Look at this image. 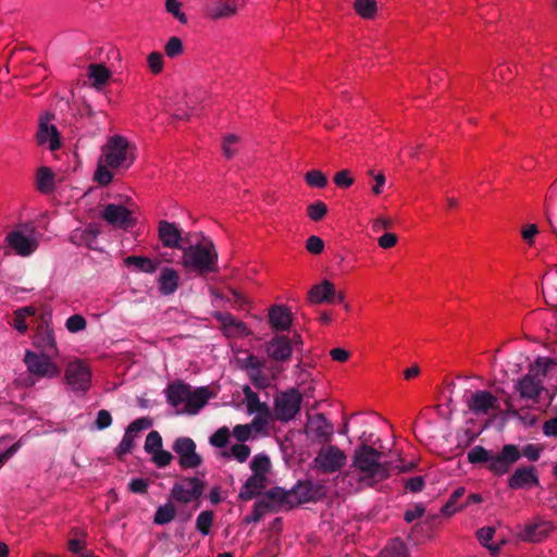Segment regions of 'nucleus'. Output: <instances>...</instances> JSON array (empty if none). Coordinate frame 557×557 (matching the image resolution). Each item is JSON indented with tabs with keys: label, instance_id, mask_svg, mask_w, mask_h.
Wrapping results in <instances>:
<instances>
[{
	"label": "nucleus",
	"instance_id": "79ce46f5",
	"mask_svg": "<svg viewBox=\"0 0 557 557\" xmlns=\"http://www.w3.org/2000/svg\"><path fill=\"white\" fill-rule=\"evenodd\" d=\"M466 494L465 487H457L450 495L448 502L442 506L441 513L444 516H451L454 512L457 511V508L455 507L457 502Z\"/></svg>",
	"mask_w": 557,
	"mask_h": 557
},
{
	"label": "nucleus",
	"instance_id": "a18cd8bd",
	"mask_svg": "<svg viewBox=\"0 0 557 557\" xmlns=\"http://www.w3.org/2000/svg\"><path fill=\"white\" fill-rule=\"evenodd\" d=\"M327 213V206L321 201L317 200L312 203H310L307 208V214L308 216L314 221H321Z\"/></svg>",
	"mask_w": 557,
	"mask_h": 557
},
{
	"label": "nucleus",
	"instance_id": "ea45409f",
	"mask_svg": "<svg viewBox=\"0 0 557 557\" xmlns=\"http://www.w3.org/2000/svg\"><path fill=\"white\" fill-rule=\"evenodd\" d=\"M354 9L363 18H373L377 7L375 0H355Z\"/></svg>",
	"mask_w": 557,
	"mask_h": 557
},
{
	"label": "nucleus",
	"instance_id": "4be33fe9",
	"mask_svg": "<svg viewBox=\"0 0 557 557\" xmlns=\"http://www.w3.org/2000/svg\"><path fill=\"white\" fill-rule=\"evenodd\" d=\"M267 476L251 474L243 484L238 494V498L244 502L251 500L263 494L262 491L267 487Z\"/></svg>",
	"mask_w": 557,
	"mask_h": 557
},
{
	"label": "nucleus",
	"instance_id": "393cba45",
	"mask_svg": "<svg viewBox=\"0 0 557 557\" xmlns=\"http://www.w3.org/2000/svg\"><path fill=\"white\" fill-rule=\"evenodd\" d=\"M37 143L45 145L49 143V149L55 151L60 148V134L54 125H50L48 121L40 120L37 132Z\"/></svg>",
	"mask_w": 557,
	"mask_h": 557
},
{
	"label": "nucleus",
	"instance_id": "5fc2aeb1",
	"mask_svg": "<svg viewBox=\"0 0 557 557\" xmlns=\"http://www.w3.org/2000/svg\"><path fill=\"white\" fill-rule=\"evenodd\" d=\"M152 461L158 468H165L173 460V455L164 449H160L152 455Z\"/></svg>",
	"mask_w": 557,
	"mask_h": 557
},
{
	"label": "nucleus",
	"instance_id": "6e6552de",
	"mask_svg": "<svg viewBox=\"0 0 557 557\" xmlns=\"http://www.w3.org/2000/svg\"><path fill=\"white\" fill-rule=\"evenodd\" d=\"M301 394L296 388L282 393L275 398V417L278 421L293 420L301 407Z\"/></svg>",
	"mask_w": 557,
	"mask_h": 557
},
{
	"label": "nucleus",
	"instance_id": "bb28decb",
	"mask_svg": "<svg viewBox=\"0 0 557 557\" xmlns=\"http://www.w3.org/2000/svg\"><path fill=\"white\" fill-rule=\"evenodd\" d=\"M99 234V227L90 224L85 230H75L70 236V242L76 246H86L89 249H95Z\"/></svg>",
	"mask_w": 557,
	"mask_h": 557
},
{
	"label": "nucleus",
	"instance_id": "c756f323",
	"mask_svg": "<svg viewBox=\"0 0 557 557\" xmlns=\"http://www.w3.org/2000/svg\"><path fill=\"white\" fill-rule=\"evenodd\" d=\"M180 276L177 271L164 268L159 277V290L162 295H172L178 287Z\"/></svg>",
	"mask_w": 557,
	"mask_h": 557
},
{
	"label": "nucleus",
	"instance_id": "39448f33",
	"mask_svg": "<svg viewBox=\"0 0 557 557\" xmlns=\"http://www.w3.org/2000/svg\"><path fill=\"white\" fill-rule=\"evenodd\" d=\"M205 488L206 483L198 476H183L173 484L170 498L181 504H188L200 498Z\"/></svg>",
	"mask_w": 557,
	"mask_h": 557
},
{
	"label": "nucleus",
	"instance_id": "0e129e2a",
	"mask_svg": "<svg viewBox=\"0 0 557 557\" xmlns=\"http://www.w3.org/2000/svg\"><path fill=\"white\" fill-rule=\"evenodd\" d=\"M233 435L238 442L245 443L250 438L251 426L249 424H237L233 429Z\"/></svg>",
	"mask_w": 557,
	"mask_h": 557
},
{
	"label": "nucleus",
	"instance_id": "a211bd4d",
	"mask_svg": "<svg viewBox=\"0 0 557 557\" xmlns=\"http://www.w3.org/2000/svg\"><path fill=\"white\" fill-rule=\"evenodd\" d=\"M540 480L534 466L519 467L508 480V486L519 490L531 486H539Z\"/></svg>",
	"mask_w": 557,
	"mask_h": 557
},
{
	"label": "nucleus",
	"instance_id": "49530a36",
	"mask_svg": "<svg viewBox=\"0 0 557 557\" xmlns=\"http://www.w3.org/2000/svg\"><path fill=\"white\" fill-rule=\"evenodd\" d=\"M249 455H250V448H249V446H247L244 443L233 445L231 447V454H228L227 451L223 453L224 457L228 458L232 456L238 462H245L248 459Z\"/></svg>",
	"mask_w": 557,
	"mask_h": 557
},
{
	"label": "nucleus",
	"instance_id": "f704fd0d",
	"mask_svg": "<svg viewBox=\"0 0 557 557\" xmlns=\"http://www.w3.org/2000/svg\"><path fill=\"white\" fill-rule=\"evenodd\" d=\"M216 319L222 322L225 331L231 334L243 335L247 331L245 323L236 320L231 313L219 312Z\"/></svg>",
	"mask_w": 557,
	"mask_h": 557
},
{
	"label": "nucleus",
	"instance_id": "7c9ffc66",
	"mask_svg": "<svg viewBox=\"0 0 557 557\" xmlns=\"http://www.w3.org/2000/svg\"><path fill=\"white\" fill-rule=\"evenodd\" d=\"M237 12V4L223 0H213L211 4L207 5V14L213 18H224L235 15Z\"/></svg>",
	"mask_w": 557,
	"mask_h": 557
},
{
	"label": "nucleus",
	"instance_id": "e2e57ef3",
	"mask_svg": "<svg viewBox=\"0 0 557 557\" xmlns=\"http://www.w3.org/2000/svg\"><path fill=\"white\" fill-rule=\"evenodd\" d=\"M112 424V416L111 413L106 410L101 409L97 413V418L95 421V425L98 430H104L109 428Z\"/></svg>",
	"mask_w": 557,
	"mask_h": 557
},
{
	"label": "nucleus",
	"instance_id": "473e14b6",
	"mask_svg": "<svg viewBox=\"0 0 557 557\" xmlns=\"http://www.w3.org/2000/svg\"><path fill=\"white\" fill-rule=\"evenodd\" d=\"M37 189L42 194H50L55 188L54 173L48 166H41L36 174Z\"/></svg>",
	"mask_w": 557,
	"mask_h": 557
},
{
	"label": "nucleus",
	"instance_id": "052dcab7",
	"mask_svg": "<svg viewBox=\"0 0 557 557\" xmlns=\"http://www.w3.org/2000/svg\"><path fill=\"white\" fill-rule=\"evenodd\" d=\"M248 376L252 384L255 385V387L259 389H264L270 385L269 379L263 374L261 369L250 372Z\"/></svg>",
	"mask_w": 557,
	"mask_h": 557
},
{
	"label": "nucleus",
	"instance_id": "1a4fd4ad",
	"mask_svg": "<svg viewBox=\"0 0 557 557\" xmlns=\"http://www.w3.org/2000/svg\"><path fill=\"white\" fill-rule=\"evenodd\" d=\"M54 357H48L41 352L27 350L24 362L30 374L38 377H54L60 374V369L52 361Z\"/></svg>",
	"mask_w": 557,
	"mask_h": 557
},
{
	"label": "nucleus",
	"instance_id": "13d9d810",
	"mask_svg": "<svg viewBox=\"0 0 557 557\" xmlns=\"http://www.w3.org/2000/svg\"><path fill=\"white\" fill-rule=\"evenodd\" d=\"M147 61H148L149 69L151 70V72L153 74H159L162 71V69H163L162 53H160L158 51L151 52L148 55Z\"/></svg>",
	"mask_w": 557,
	"mask_h": 557
},
{
	"label": "nucleus",
	"instance_id": "6ab92c4d",
	"mask_svg": "<svg viewBox=\"0 0 557 557\" xmlns=\"http://www.w3.org/2000/svg\"><path fill=\"white\" fill-rule=\"evenodd\" d=\"M9 246L20 256L27 257L38 247L35 238L27 237L22 231L15 230L7 235Z\"/></svg>",
	"mask_w": 557,
	"mask_h": 557
},
{
	"label": "nucleus",
	"instance_id": "c03bdc74",
	"mask_svg": "<svg viewBox=\"0 0 557 557\" xmlns=\"http://www.w3.org/2000/svg\"><path fill=\"white\" fill-rule=\"evenodd\" d=\"M108 168L110 166L107 165L102 159H100L94 178L101 186L109 185L113 180V175L108 170Z\"/></svg>",
	"mask_w": 557,
	"mask_h": 557
},
{
	"label": "nucleus",
	"instance_id": "8fccbe9b",
	"mask_svg": "<svg viewBox=\"0 0 557 557\" xmlns=\"http://www.w3.org/2000/svg\"><path fill=\"white\" fill-rule=\"evenodd\" d=\"M230 440V430L227 426L218 429L209 438V443L218 448L224 447Z\"/></svg>",
	"mask_w": 557,
	"mask_h": 557
},
{
	"label": "nucleus",
	"instance_id": "aec40b11",
	"mask_svg": "<svg viewBox=\"0 0 557 557\" xmlns=\"http://www.w3.org/2000/svg\"><path fill=\"white\" fill-rule=\"evenodd\" d=\"M554 530V525L545 520L527 523L520 534V539L524 542L541 543L548 537Z\"/></svg>",
	"mask_w": 557,
	"mask_h": 557
},
{
	"label": "nucleus",
	"instance_id": "f03ea898",
	"mask_svg": "<svg viewBox=\"0 0 557 557\" xmlns=\"http://www.w3.org/2000/svg\"><path fill=\"white\" fill-rule=\"evenodd\" d=\"M383 453L361 443L354 451L351 467L357 471L358 482L367 487H374L391 475L392 463L382 461Z\"/></svg>",
	"mask_w": 557,
	"mask_h": 557
},
{
	"label": "nucleus",
	"instance_id": "2f4dec72",
	"mask_svg": "<svg viewBox=\"0 0 557 557\" xmlns=\"http://www.w3.org/2000/svg\"><path fill=\"white\" fill-rule=\"evenodd\" d=\"M262 496L268 499L274 507L280 510L281 508L285 507L287 509H290V495L289 491L285 490L280 486L272 487L264 492Z\"/></svg>",
	"mask_w": 557,
	"mask_h": 557
},
{
	"label": "nucleus",
	"instance_id": "cd10ccee",
	"mask_svg": "<svg viewBox=\"0 0 557 557\" xmlns=\"http://www.w3.org/2000/svg\"><path fill=\"white\" fill-rule=\"evenodd\" d=\"M189 385L182 382L175 381L170 384L165 391L168 403L173 407H178L181 404L187 405Z\"/></svg>",
	"mask_w": 557,
	"mask_h": 557
},
{
	"label": "nucleus",
	"instance_id": "f3484780",
	"mask_svg": "<svg viewBox=\"0 0 557 557\" xmlns=\"http://www.w3.org/2000/svg\"><path fill=\"white\" fill-rule=\"evenodd\" d=\"M265 350L272 360L285 362L292 357V342L285 335H275L265 344Z\"/></svg>",
	"mask_w": 557,
	"mask_h": 557
},
{
	"label": "nucleus",
	"instance_id": "e433bc0d",
	"mask_svg": "<svg viewBox=\"0 0 557 557\" xmlns=\"http://www.w3.org/2000/svg\"><path fill=\"white\" fill-rule=\"evenodd\" d=\"M125 264L134 265L138 271L152 274L157 270V262L147 257L129 256L124 260Z\"/></svg>",
	"mask_w": 557,
	"mask_h": 557
},
{
	"label": "nucleus",
	"instance_id": "bf43d9fd",
	"mask_svg": "<svg viewBox=\"0 0 557 557\" xmlns=\"http://www.w3.org/2000/svg\"><path fill=\"white\" fill-rule=\"evenodd\" d=\"M306 249L312 255H320L324 249V242L319 236L311 235L306 242Z\"/></svg>",
	"mask_w": 557,
	"mask_h": 557
},
{
	"label": "nucleus",
	"instance_id": "4d7b16f0",
	"mask_svg": "<svg viewBox=\"0 0 557 557\" xmlns=\"http://www.w3.org/2000/svg\"><path fill=\"white\" fill-rule=\"evenodd\" d=\"M226 300L232 302L234 307L243 309L247 304V298L237 289L230 287Z\"/></svg>",
	"mask_w": 557,
	"mask_h": 557
},
{
	"label": "nucleus",
	"instance_id": "3c124183",
	"mask_svg": "<svg viewBox=\"0 0 557 557\" xmlns=\"http://www.w3.org/2000/svg\"><path fill=\"white\" fill-rule=\"evenodd\" d=\"M153 425V420L150 417H141L133 422H131L127 426L128 433L136 436V434L140 431L148 430Z\"/></svg>",
	"mask_w": 557,
	"mask_h": 557
},
{
	"label": "nucleus",
	"instance_id": "dca6fc26",
	"mask_svg": "<svg viewBox=\"0 0 557 557\" xmlns=\"http://www.w3.org/2000/svg\"><path fill=\"white\" fill-rule=\"evenodd\" d=\"M34 346L38 352L45 354L48 357L58 356V347L53 330L48 324H39L34 336Z\"/></svg>",
	"mask_w": 557,
	"mask_h": 557
},
{
	"label": "nucleus",
	"instance_id": "37998d69",
	"mask_svg": "<svg viewBox=\"0 0 557 557\" xmlns=\"http://www.w3.org/2000/svg\"><path fill=\"white\" fill-rule=\"evenodd\" d=\"M306 183L311 187L324 188L327 185L326 175L320 170H311L305 175Z\"/></svg>",
	"mask_w": 557,
	"mask_h": 557
},
{
	"label": "nucleus",
	"instance_id": "2eb2a0df",
	"mask_svg": "<svg viewBox=\"0 0 557 557\" xmlns=\"http://www.w3.org/2000/svg\"><path fill=\"white\" fill-rule=\"evenodd\" d=\"M159 239L164 247L183 249V244L189 243L187 237L182 236L181 228L175 224L162 220L158 225Z\"/></svg>",
	"mask_w": 557,
	"mask_h": 557
},
{
	"label": "nucleus",
	"instance_id": "ddd939ff",
	"mask_svg": "<svg viewBox=\"0 0 557 557\" xmlns=\"http://www.w3.org/2000/svg\"><path fill=\"white\" fill-rule=\"evenodd\" d=\"M467 407L475 416L488 414L491 410L499 409V403L491 392L482 389L471 393L467 399Z\"/></svg>",
	"mask_w": 557,
	"mask_h": 557
},
{
	"label": "nucleus",
	"instance_id": "0eeeda50",
	"mask_svg": "<svg viewBox=\"0 0 557 557\" xmlns=\"http://www.w3.org/2000/svg\"><path fill=\"white\" fill-rule=\"evenodd\" d=\"M288 491L292 499V508L300 504L318 502L319 499L325 496L324 486L319 483H313L310 480H299Z\"/></svg>",
	"mask_w": 557,
	"mask_h": 557
},
{
	"label": "nucleus",
	"instance_id": "4c0bfd02",
	"mask_svg": "<svg viewBox=\"0 0 557 557\" xmlns=\"http://www.w3.org/2000/svg\"><path fill=\"white\" fill-rule=\"evenodd\" d=\"M176 516L175 506L168 502L166 504L159 506L154 512L153 522L159 525L170 523Z\"/></svg>",
	"mask_w": 557,
	"mask_h": 557
},
{
	"label": "nucleus",
	"instance_id": "603ef678",
	"mask_svg": "<svg viewBox=\"0 0 557 557\" xmlns=\"http://www.w3.org/2000/svg\"><path fill=\"white\" fill-rule=\"evenodd\" d=\"M134 438L135 436L126 430L121 443L115 449V454L119 459H122L124 455L132 451L134 448Z\"/></svg>",
	"mask_w": 557,
	"mask_h": 557
},
{
	"label": "nucleus",
	"instance_id": "412c9836",
	"mask_svg": "<svg viewBox=\"0 0 557 557\" xmlns=\"http://www.w3.org/2000/svg\"><path fill=\"white\" fill-rule=\"evenodd\" d=\"M308 429L314 435V440L322 444L330 442L333 434V424L323 413H317L310 418Z\"/></svg>",
	"mask_w": 557,
	"mask_h": 557
},
{
	"label": "nucleus",
	"instance_id": "20e7f679",
	"mask_svg": "<svg viewBox=\"0 0 557 557\" xmlns=\"http://www.w3.org/2000/svg\"><path fill=\"white\" fill-rule=\"evenodd\" d=\"M128 141L125 137L120 135H114L110 137L102 149V156L100 159L112 169H117L122 166L127 160L128 163L126 166L128 168L134 158L128 159Z\"/></svg>",
	"mask_w": 557,
	"mask_h": 557
},
{
	"label": "nucleus",
	"instance_id": "a19ab883",
	"mask_svg": "<svg viewBox=\"0 0 557 557\" xmlns=\"http://www.w3.org/2000/svg\"><path fill=\"white\" fill-rule=\"evenodd\" d=\"M214 513L211 510L201 511L196 520V529L203 535L210 533L213 523Z\"/></svg>",
	"mask_w": 557,
	"mask_h": 557
},
{
	"label": "nucleus",
	"instance_id": "69168bd1",
	"mask_svg": "<svg viewBox=\"0 0 557 557\" xmlns=\"http://www.w3.org/2000/svg\"><path fill=\"white\" fill-rule=\"evenodd\" d=\"M405 488L412 492L418 493L421 492L425 485L424 478L423 476H414L406 480L404 482Z\"/></svg>",
	"mask_w": 557,
	"mask_h": 557
},
{
	"label": "nucleus",
	"instance_id": "864d4df0",
	"mask_svg": "<svg viewBox=\"0 0 557 557\" xmlns=\"http://www.w3.org/2000/svg\"><path fill=\"white\" fill-rule=\"evenodd\" d=\"M87 322L86 319L81 314H73L67 318L65 322V326L69 332L77 333L86 329Z\"/></svg>",
	"mask_w": 557,
	"mask_h": 557
},
{
	"label": "nucleus",
	"instance_id": "c85d7f7f",
	"mask_svg": "<svg viewBox=\"0 0 557 557\" xmlns=\"http://www.w3.org/2000/svg\"><path fill=\"white\" fill-rule=\"evenodd\" d=\"M243 393L245 395L247 411L249 413H259L264 417L270 416V408L265 403H261L257 393L249 385H244Z\"/></svg>",
	"mask_w": 557,
	"mask_h": 557
},
{
	"label": "nucleus",
	"instance_id": "58836bf2",
	"mask_svg": "<svg viewBox=\"0 0 557 557\" xmlns=\"http://www.w3.org/2000/svg\"><path fill=\"white\" fill-rule=\"evenodd\" d=\"M250 470L252 471V474L267 476L271 470V460L269 456L265 454L256 455L250 462Z\"/></svg>",
	"mask_w": 557,
	"mask_h": 557
},
{
	"label": "nucleus",
	"instance_id": "774afa93",
	"mask_svg": "<svg viewBox=\"0 0 557 557\" xmlns=\"http://www.w3.org/2000/svg\"><path fill=\"white\" fill-rule=\"evenodd\" d=\"M263 367V362L259 360L255 355H249L243 361V368L247 371V374L250 372L257 371Z\"/></svg>",
	"mask_w": 557,
	"mask_h": 557
},
{
	"label": "nucleus",
	"instance_id": "4468645a",
	"mask_svg": "<svg viewBox=\"0 0 557 557\" xmlns=\"http://www.w3.org/2000/svg\"><path fill=\"white\" fill-rule=\"evenodd\" d=\"M532 371L533 364L530 366L529 373L517 381L515 389L519 393L522 399L539 403L544 386L541 379L531 374Z\"/></svg>",
	"mask_w": 557,
	"mask_h": 557
},
{
	"label": "nucleus",
	"instance_id": "c9c22d12",
	"mask_svg": "<svg viewBox=\"0 0 557 557\" xmlns=\"http://www.w3.org/2000/svg\"><path fill=\"white\" fill-rule=\"evenodd\" d=\"M379 557H409L407 545L398 537L393 539L381 550Z\"/></svg>",
	"mask_w": 557,
	"mask_h": 557
},
{
	"label": "nucleus",
	"instance_id": "9b49d317",
	"mask_svg": "<svg viewBox=\"0 0 557 557\" xmlns=\"http://www.w3.org/2000/svg\"><path fill=\"white\" fill-rule=\"evenodd\" d=\"M101 218L111 226L127 231L135 224L132 211L122 205L109 203L101 212Z\"/></svg>",
	"mask_w": 557,
	"mask_h": 557
},
{
	"label": "nucleus",
	"instance_id": "f8f14e48",
	"mask_svg": "<svg viewBox=\"0 0 557 557\" xmlns=\"http://www.w3.org/2000/svg\"><path fill=\"white\" fill-rule=\"evenodd\" d=\"M65 377L73 391L86 392L90 386L91 372L82 361L69 363Z\"/></svg>",
	"mask_w": 557,
	"mask_h": 557
},
{
	"label": "nucleus",
	"instance_id": "de8ad7c7",
	"mask_svg": "<svg viewBox=\"0 0 557 557\" xmlns=\"http://www.w3.org/2000/svg\"><path fill=\"white\" fill-rule=\"evenodd\" d=\"M144 448L149 455L162 448V437L158 431H151L147 435Z\"/></svg>",
	"mask_w": 557,
	"mask_h": 557
},
{
	"label": "nucleus",
	"instance_id": "423d86ee",
	"mask_svg": "<svg viewBox=\"0 0 557 557\" xmlns=\"http://www.w3.org/2000/svg\"><path fill=\"white\" fill-rule=\"evenodd\" d=\"M172 449L178 456V465L182 469H196L203 462V458L197 453L195 441L187 436L177 437Z\"/></svg>",
	"mask_w": 557,
	"mask_h": 557
},
{
	"label": "nucleus",
	"instance_id": "b1692460",
	"mask_svg": "<svg viewBox=\"0 0 557 557\" xmlns=\"http://www.w3.org/2000/svg\"><path fill=\"white\" fill-rule=\"evenodd\" d=\"M293 322L292 312L283 305H274L269 310V323L275 331H287Z\"/></svg>",
	"mask_w": 557,
	"mask_h": 557
},
{
	"label": "nucleus",
	"instance_id": "6e6d98bb",
	"mask_svg": "<svg viewBox=\"0 0 557 557\" xmlns=\"http://www.w3.org/2000/svg\"><path fill=\"white\" fill-rule=\"evenodd\" d=\"M334 183L339 188H348L354 184V177L349 170H342L334 175Z\"/></svg>",
	"mask_w": 557,
	"mask_h": 557
},
{
	"label": "nucleus",
	"instance_id": "72a5a7b5",
	"mask_svg": "<svg viewBox=\"0 0 557 557\" xmlns=\"http://www.w3.org/2000/svg\"><path fill=\"white\" fill-rule=\"evenodd\" d=\"M111 76L110 70L103 64L91 63L88 66V77L92 79L91 86L96 89L102 88Z\"/></svg>",
	"mask_w": 557,
	"mask_h": 557
},
{
	"label": "nucleus",
	"instance_id": "a878e982",
	"mask_svg": "<svg viewBox=\"0 0 557 557\" xmlns=\"http://www.w3.org/2000/svg\"><path fill=\"white\" fill-rule=\"evenodd\" d=\"M210 396V392L206 386L198 387L194 391L189 387L187 405L185 406L184 412L188 414L198 413V411L206 406Z\"/></svg>",
	"mask_w": 557,
	"mask_h": 557
},
{
	"label": "nucleus",
	"instance_id": "f257e3e1",
	"mask_svg": "<svg viewBox=\"0 0 557 557\" xmlns=\"http://www.w3.org/2000/svg\"><path fill=\"white\" fill-rule=\"evenodd\" d=\"M542 448L534 444L525 445L519 450L517 445L506 444L499 453L488 450L481 445H476L468 451V461L472 465H486V468L496 475H503L509 472L512 465L521 456L530 461H536L540 458Z\"/></svg>",
	"mask_w": 557,
	"mask_h": 557
},
{
	"label": "nucleus",
	"instance_id": "9d476101",
	"mask_svg": "<svg viewBox=\"0 0 557 557\" xmlns=\"http://www.w3.org/2000/svg\"><path fill=\"white\" fill-rule=\"evenodd\" d=\"M345 453L337 446L329 445L321 448L313 462L322 473H333L341 470L346 463Z\"/></svg>",
	"mask_w": 557,
	"mask_h": 557
},
{
	"label": "nucleus",
	"instance_id": "338daca9",
	"mask_svg": "<svg viewBox=\"0 0 557 557\" xmlns=\"http://www.w3.org/2000/svg\"><path fill=\"white\" fill-rule=\"evenodd\" d=\"M128 490L134 494H146L148 491V482L145 479H132L128 483Z\"/></svg>",
	"mask_w": 557,
	"mask_h": 557
},
{
	"label": "nucleus",
	"instance_id": "5701e85b",
	"mask_svg": "<svg viewBox=\"0 0 557 557\" xmlns=\"http://www.w3.org/2000/svg\"><path fill=\"white\" fill-rule=\"evenodd\" d=\"M336 296L335 285L329 281L324 280L320 284L313 285L308 293V300L311 304H322V302H334Z\"/></svg>",
	"mask_w": 557,
	"mask_h": 557
},
{
	"label": "nucleus",
	"instance_id": "09e8293b",
	"mask_svg": "<svg viewBox=\"0 0 557 557\" xmlns=\"http://www.w3.org/2000/svg\"><path fill=\"white\" fill-rule=\"evenodd\" d=\"M183 51V41L176 36L171 37L164 46V52L171 59L181 55Z\"/></svg>",
	"mask_w": 557,
	"mask_h": 557
},
{
	"label": "nucleus",
	"instance_id": "680f3d73",
	"mask_svg": "<svg viewBox=\"0 0 557 557\" xmlns=\"http://www.w3.org/2000/svg\"><path fill=\"white\" fill-rule=\"evenodd\" d=\"M425 512V507L423 504L418 503L414 504L412 509H408L405 511L404 519L406 522L410 523L414 520L421 518Z\"/></svg>",
	"mask_w": 557,
	"mask_h": 557
},
{
	"label": "nucleus",
	"instance_id": "7ed1b4c3",
	"mask_svg": "<svg viewBox=\"0 0 557 557\" xmlns=\"http://www.w3.org/2000/svg\"><path fill=\"white\" fill-rule=\"evenodd\" d=\"M187 244L188 247L182 249V265L188 272L207 275L218 271V251L210 239H205V243Z\"/></svg>",
	"mask_w": 557,
	"mask_h": 557
}]
</instances>
